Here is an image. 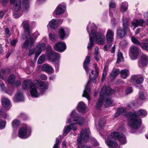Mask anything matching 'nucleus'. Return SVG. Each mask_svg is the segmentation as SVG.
I'll return each mask as SVG.
<instances>
[{"instance_id": "9b49d317", "label": "nucleus", "mask_w": 148, "mask_h": 148, "mask_svg": "<svg viewBox=\"0 0 148 148\" xmlns=\"http://www.w3.org/2000/svg\"><path fill=\"white\" fill-rule=\"evenodd\" d=\"M130 52L129 55L130 58L133 60H135L138 55L139 52L138 48L134 45H133L130 47Z\"/></svg>"}, {"instance_id": "bb28decb", "label": "nucleus", "mask_w": 148, "mask_h": 148, "mask_svg": "<svg viewBox=\"0 0 148 148\" xmlns=\"http://www.w3.org/2000/svg\"><path fill=\"white\" fill-rule=\"evenodd\" d=\"M22 3L24 11L25 12H27L29 10L30 8L29 0H23Z\"/></svg>"}, {"instance_id": "6e6552de", "label": "nucleus", "mask_w": 148, "mask_h": 148, "mask_svg": "<svg viewBox=\"0 0 148 148\" xmlns=\"http://www.w3.org/2000/svg\"><path fill=\"white\" fill-rule=\"evenodd\" d=\"M31 134L30 129H29L27 127H22L19 129L18 136L21 138H26L29 137Z\"/></svg>"}, {"instance_id": "1a4fd4ad", "label": "nucleus", "mask_w": 148, "mask_h": 148, "mask_svg": "<svg viewBox=\"0 0 148 148\" xmlns=\"http://www.w3.org/2000/svg\"><path fill=\"white\" fill-rule=\"evenodd\" d=\"M89 133L90 131L88 129H85L84 131L82 130L80 136L77 140L78 143H81L82 140L84 143H86L88 138Z\"/></svg>"}, {"instance_id": "680f3d73", "label": "nucleus", "mask_w": 148, "mask_h": 148, "mask_svg": "<svg viewBox=\"0 0 148 148\" xmlns=\"http://www.w3.org/2000/svg\"><path fill=\"white\" fill-rule=\"evenodd\" d=\"M0 86L1 89L4 90H5V87L4 84L1 81H0Z\"/></svg>"}, {"instance_id": "5701e85b", "label": "nucleus", "mask_w": 148, "mask_h": 148, "mask_svg": "<svg viewBox=\"0 0 148 148\" xmlns=\"http://www.w3.org/2000/svg\"><path fill=\"white\" fill-rule=\"evenodd\" d=\"M65 9L64 5L61 4L58 5L55 10L56 14L57 15L62 14L64 12Z\"/></svg>"}, {"instance_id": "e433bc0d", "label": "nucleus", "mask_w": 148, "mask_h": 148, "mask_svg": "<svg viewBox=\"0 0 148 148\" xmlns=\"http://www.w3.org/2000/svg\"><path fill=\"white\" fill-rule=\"evenodd\" d=\"M117 63H119L123 61V57L122 53L120 52V51H119L117 54Z\"/></svg>"}, {"instance_id": "8fccbe9b", "label": "nucleus", "mask_w": 148, "mask_h": 148, "mask_svg": "<svg viewBox=\"0 0 148 148\" xmlns=\"http://www.w3.org/2000/svg\"><path fill=\"white\" fill-rule=\"evenodd\" d=\"M105 124V121L103 119H100L99 121L98 125L100 127H102Z\"/></svg>"}, {"instance_id": "774afa93", "label": "nucleus", "mask_w": 148, "mask_h": 148, "mask_svg": "<svg viewBox=\"0 0 148 148\" xmlns=\"http://www.w3.org/2000/svg\"><path fill=\"white\" fill-rule=\"evenodd\" d=\"M21 84V82L20 80H18L17 81H16L15 83V86L16 87H17L19 85H20Z\"/></svg>"}, {"instance_id": "423d86ee", "label": "nucleus", "mask_w": 148, "mask_h": 148, "mask_svg": "<svg viewBox=\"0 0 148 148\" xmlns=\"http://www.w3.org/2000/svg\"><path fill=\"white\" fill-rule=\"evenodd\" d=\"M46 55L49 59L53 62L56 61L60 58L59 54L52 50L51 47L49 45H48L46 47Z\"/></svg>"}, {"instance_id": "a19ab883", "label": "nucleus", "mask_w": 148, "mask_h": 148, "mask_svg": "<svg viewBox=\"0 0 148 148\" xmlns=\"http://www.w3.org/2000/svg\"><path fill=\"white\" fill-rule=\"evenodd\" d=\"M143 80L144 78L143 77H137L136 80V82L137 84H140L143 82Z\"/></svg>"}, {"instance_id": "052dcab7", "label": "nucleus", "mask_w": 148, "mask_h": 148, "mask_svg": "<svg viewBox=\"0 0 148 148\" xmlns=\"http://www.w3.org/2000/svg\"><path fill=\"white\" fill-rule=\"evenodd\" d=\"M125 92L127 94H130L132 92V89L131 87L127 88L125 90Z\"/></svg>"}, {"instance_id": "f03ea898", "label": "nucleus", "mask_w": 148, "mask_h": 148, "mask_svg": "<svg viewBox=\"0 0 148 148\" xmlns=\"http://www.w3.org/2000/svg\"><path fill=\"white\" fill-rule=\"evenodd\" d=\"M29 86L31 95L34 97H37L38 96L36 87H38L40 90V93L43 94L47 89V86L44 82L35 81L34 84L30 80H27L24 81L23 83V86L24 89L27 88Z\"/></svg>"}, {"instance_id": "f257e3e1", "label": "nucleus", "mask_w": 148, "mask_h": 148, "mask_svg": "<svg viewBox=\"0 0 148 148\" xmlns=\"http://www.w3.org/2000/svg\"><path fill=\"white\" fill-rule=\"evenodd\" d=\"M113 93V91L110 88L104 86L101 89L99 98L97 102L96 107L99 109L103 104L106 107L110 106L113 103L110 96Z\"/></svg>"}, {"instance_id": "79ce46f5", "label": "nucleus", "mask_w": 148, "mask_h": 148, "mask_svg": "<svg viewBox=\"0 0 148 148\" xmlns=\"http://www.w3.org/2000/svg\"><path fill=\"white\" fill-rule=\"evenodd\" d=\"M112 43H107L106 45H105L103 49L104 51H108L112 46Z\"/></svg>"}, {"instance_id": "e2e57ef3", "label": "nucleus", "mask_w": 148, "mask_h": 148, "mask_svg": "<svg viewBox=\"0 0 148 148\" xmlns=\"http://www.w3.org/2000/svg\"><path fill=\"white\" fill-rule=\"evenodd\" d=\"M40 77L43 80H47V76L46 75L43 74L41 75L40 76Z\"/></svg>"}, {"instance_id": "c03bdc74", "label": "nucleus", "mask_w": 148, "mask_h": 148, "mask_svg": "<svg viewBox=\"0 0 148 148\" xmlns=\"http://www.w3.org/2000/svg\"><path fill=\"white\" fill-rule=\"evenodd\" d=\"M45 61V58L44 55L41 56L40 57L38 60V63L39 64H41L43 62Z\"/></svg>"}, {"instance_id": "ea45409f", "label": "nucleus", "mask_w": 148, "mask_h": 148, "mask_svg": "<svg viewBox=\"0 0 148 148\" xmlns=\"http://www.w3.org/2000/svg\"><path fill=\"white\" fill-rule=\"evenodd\" d=\"M59 34L60 38L62 39H63L65 36V34L64 30L63 28H61L59 29Z\"/></svg>"}, {"instance_id": "2f4dec72", "label": "nucleus", "mask_w": 148, "mask_h": 148, "mask_svg": "<svg viewBox=\"0 0 148 148\" xmlns=\"http://www.w3.org/2000/svg\"><path fill=\"white\" fill-rule=\"evenodd\" d=\"M128 3L126 2H123L122 3L120 6V10L122 12H125L127 9Z\"/></svg>"}, {"instance_id": "13d9d810", "label": "nucleus", "mask_w": 148, "mask_h": 148, "mask_svg": "<svg viewBox=\"0 0 148 148\" xmlns=\"http://www.w3.org/2000/svg\"><path fill=\"white\" fill-rule=\"evenodd\" d=\"M17 40L16 39H14L10 41V44L12 46H15L17 42Z\"/></svg>"}, {"instance_id": "393cba45", "label": "nucleus", "mask_w": 148, "mask_h": 148, "mask_svg": "<svg viewBox=\"0 0 148 148\" xmlns=\"http://www.w3.org/2000/svg\"><path fill=\"white\" fill-rule=\"evenodd\" d=\"M42 70L49 73H53L54 72L53 69L51 66L48 64H44L42 67Z\"/></svg>"}, {"instance_id": "c756f323", "label": "nucleus", "mask_w": 148, "mask_h": 148, "mask_svg": "<svg viewBox=\"0 0 148 148\" xmlns=\"http://www.w3.org/2000/svg\"><path fill=\"white\" fill-rule=\"evenodd\" d=\"M16 101L20 102L24 100V98L22 92H18L15 95Z\"/></svg>"}, {"instance_id": "4c0bfd02", "label": "nucleus", "mask_w": 148, "mask_h": 148, "mask_svg": "<svg viewBox=\"0 0 148 148\" xmlns=\"http://www.w3.org/2000/svg\"><path fill=\"white\" fill-rule=\"evenodd\" d=\"M15 77L13 75H11L9 77L8 82L9 84L11 85H14V82Z\"/></svg>"}, {"instance_id": "0e129e2a", "label": "nucleus", "mask_w": 148, "mask_h": 148, "mask_svg": "<svg viewBox=\"0 0 148 148\" xmlns=\"http://www.w3.org/2000/svg\"><path fill=\"white\" fill-rule=\"evenodd\" d=\"M8 1V0H0V3H2L3 5L7 4Z\"/></svg>"}, {"instance_id": "2eb2a0df", "label": "nucleus", "mask_w": 148, "mask_h": 148, "mask_svg": "<svg viewBox=\"0 0 148 148\" xmlns=\"http://www.w3.org/2000/svg\"><path fill=\"white\" fill-rule=\"evenodd\" d=\"M54 49L56 51L62 52L65 51L66 49V45L65 43L58 42L55 44L54 46Z\"/></svg>"}, {"instance_id": "f8f14e48", "label": "nucleus", "mask_w": 148, "mask_h": 148, "mask_svg": "<svg viewBox=\"0 0 148 148\" xmlns=\"http://www.w3.org/2000/svg\"><path fill=\"white\" fill-rule=\"evenodd\" d=\"M87 30L89 34V42L88 44L87 48L88 49H91L93 45V42L94 40V38L96 37V32L94 30H92L91 32V36L90 35L89 31V28L88 27H87Z\"/></svg>"}, {"instance_id": "4be33fe9", "label": "nucleus", "mask_w": 148, "mask_h": 148, "mask_svg": "<svg viewBox=\"0 0 148 148\" xmlns=\"http://www.w3.org/2000/svg\"><path fill=\"white\" fill-rule=\"evenodd\" d=\"M90 81L89 80L86 85L85 86V90L84 91L83 94L82 95V96L83 97H86L88 100H90V89H88L87 88V86L90 83Z\"/></svg>"}, {"instance_id": "7c9ffc66", "label": "nucleus", "mask_w": 148, "mask_h": 148, "mask_svg": "<svg viewBox=\"0 0 148 148\" xmlns=\"http://www.w3.org/2000/svg\"><path fill=\"white\" fill-rule=\"evenodd\" d=\"M120 73L121 77L124 79H126L130 74L129 71L126 69L121 70Z\"/></svg>"}, {"instance_id": "338daca9", "label": "nucleus", "mask_w": 148, "mask_h": 148, "mask_svg": "<svg viewBox=\"0 0 148 148\" xmlns=\"http://www.w3.org/2000/svg\"><path fill=\"white\" fill-rule=\"evenodd\" d=\"M115 45H114L112 48L111 50L110 51L112 53H114L115 52Z\"/></svg>"}, {"instance_id": "bf43d9fd", "label": "nucleus", "mask_w": 148, "mask_h": 148, "mask_svg": "<svg viewBox=\"0 0 148 148\" xmlns=\"http://www.w3.org/2000/svg\"><path fill=\"white\" fill-rule=\"evenodd\" d=\"M58 59L57 60H56V61H54V62H56L57 61V63H56V72H58L59 70V62L58 61V59Z\"/></svg>"}, {"instance_id": "f704fd0d", "label": "nucleus", "mask_w": 148, "mask_h": 148, "mask_svg": "<svg viewBox=\"0 0 148 148\" xmlns=\"http://www.w3.org/2000/svg\"><path fill=\"white\" fill-rule=\"evenodd\" d=\"M120 71L118 69H116L110 73V75L113 78H115V77L119 73Z\"/></svg>"}, {"instance_id": "a878e982", "label": "nucleus", "mask_w": 148, "mask_h": 148, "mask_svg": "<svg viewBox=\"0 0 148 148\" xmlns=\"http://www.w3.org/2000/svg\"><path fill=\"white\" fill-rule=\"evenodd\" d=\"M58 24V22L57 20L53 19L49 22L47 27H49L51 29H55L57 27Z\"/></svg>"}, {"instance_id": "f3484780", "label": "nucleus", "mask_w": 148, "mask_h": 148, "mask_svg": "<svg viewBox=\"0 0 148 148\" xmlns=\"http://www.w3.org/2000/svg\"><path fill=\"white\" fill-rule=\"evenodd\" d=\"M96 37L94 40L97 38V41L98 44L100 45H103L105 42V36L104 33L97 34L96 33Z\"/></svg>"}, {"instance_id": "3c124183", "label": "nucleus", "mask_w": 148, "mask_h": 148, "mask_svg": "<svg viewBox=\"0 0 148 148\" xmlns=\"http://www.w3.org/2000/svg\"><path fill=\"white\" fill-rule=\"evenodd\" d=\"M60 143L59 139L58 138H56L55 144L54 145L53 148H58V146Z\"/></svg>"}, {"instance_id": "b1692460", "label": "nucleus", "mask_w": 148, "mask_h": 148, "mask_svg": "<svg viewBox=\"0 0 148 148\" xmlns=\"http://www.w3.org/2000/svg\"><path fill=\"white\" fill-rule=\"evenodd\" d=\"M144 21L142 19L138 20L137 19H134L132 22V24L133 26L135 28L138 27V26H143V23Z\"/></svg>"}, {"instance_id": "603ef678", "label": "nucleus", "mask_w": 148, "mask_h": 148, "mask_svg": "<svg viewBox=\"0 0 148 148\" xmlns=\"http://www.w3.org/2000/svg\"><path fill=\"white\" fill-rule=\"evenodd\" d=\"M116 6V4L113 1H111L109 4V7L110 8H114Z\"/></svg>"}, {"instance_id": "7ed1b4c3", "label": "nucleus", "mask_w": 148, "mask_h": 148, "mask_svg": "<svg viewBox=\"0 0 148 148\" xmlns=\"http://www.w3.org/2000/svg\"><path fill=\"white\" fill-rule=\"evenodd\" d=\"M147 112L145 110L140 109L133 114L131 112H127L125 116L129 119L128 124L129 126L134 129H137L141 126V120L138 118V116H145L147 115Z\"/></svg>"}, {"instance_id": "72a5a7b5", "label": "nucleus", "mask_w": 148, "mask_h": 148, "mask_svg": "<svg viewBox=\"0 0 148 148\" xmlns=\"http://www.w3.org/2000/svg\"><path fill=\"white\" fill-rule=\"evenodd\" d=\"M95 74L94 75V76L92 77V81L94 83H95L96 81V78L98 76L99 74V72L98 70V68L97 65H95Z\"/></svg>"}, {"instance_id": "a18cd8bd", "label": "nucleus", "mask_w": 148, "mask_h": 148, "mask_svg": "<svg viewBox=\"0 0 148 148\" xmlns=\"http://www.w3.org/2000/svg\"><path fill=\"white\" fill-rule=\"evenodd\" d=\"M131 40L134 44L137 45H140V42L135 38L133 37H132Z\"/></svg>"}, {"instance_id": "ddd939ff", "label": "nucleus", "mask_w": 148, "mask_h": 148, "mask_svg": "<svg viewBox=\"0 0 148 148\" xmlns=\"http://www.w3.org/2000/svg\"><path fill=\"white\" fill-rule=\"evenodd\" d=\"M35 40L32 37H31L25 40L23 47L26 49L31 48L34 45Z\"/></svg>"}, {"instance_id": "5fc2aeb1", "label": "nucleus", "mask_w": 148, "mask_h": 148, "mask_svg": "<svg viewBox=\"0 0 148 148\" xmlns=\"http://www.w3.org/2000/svg\"><path fill=\"white\" fill-rule=\"evenodd\" d=\"M22 14L23 13H15L13 14V15L14 18H17L21 16Z\"/></svg>"}, {"instance_id": "09e8293b", "label": "nucleus", "mask_w": 148, "mask_h": 148, "mask_svg": "<svg viewBox=\"0 0 148 148\" xmlns=\"http://www.w3.org/2000/svg\"><path fill=\"white\" fill-rule=\"evenodd\" d=\"M141 47L146 50H148V43H143L141 44Z\"/></svg>"}, {"instance_id": "412c9836", "label": "nucleus", "mask_w": 148, "mask_h": 148, "mask_svg": "<svg viewBox=\"0 0 148 148\" xmlns=\"http://www.w3.org/2000/svg\"><path fill=\"white\" fill-rule=\"evenodd\" d=\"M148 63V57L146 55L143 54L141 57V59L138 62V66L142 67Z\"/></svg>"}, {"instance_id": "de8ad7c7", "label": "nucleus", "mask_w": 148, "mask_h": 148, "mask_svg": "<svg viewBox=\"0 0 148 148\" xmlns=\"http://www.w3.org/2000/svg\"><path fill=\"white\" fill-rule=\"evenodd\" d=\"M5 122L0 119V128H4L5 126Z\"/></svg>"}, {"instance_id": "6ab92c4d", "label": "nucleus", "mask_w": 148, "mask_h": 148, "mask_svg": "<svg viewBox=\"0 0 148 148\" xmlns=\"http://www.w3.org/2000/svg\"><path fill=\"white\" fill-rule=\"evenodd\" d=\"M73 129L74 131H76L77 128L75 126V124L74 123H72L66 127H65L63 130V134L65 135H66Z\"/></svg>"}, {"instance_id": "39448f33", "label": "nucleus", "mask_w": 148, "mask_h": 148, "mask_svg": "<svg viewBox=\"0 0 148 148\" xmlns=\"http://www.w3.org/2000/svg\"><path fill=\"white\" fill-rule=\"evenodd\" d=\"M123 29L119 27L117 29V36L119 38H122L126 35L127 31H130L128 27V21L127 18L123 17Z\"/></svg>"}, {"instance_id": "20e7f679", "label": "nucleus", "mask_w": 148, "mask_h": 148, "mask_svg": "<svg viewBox=\"0 0 148 148\" xmlns=\"http://www.w3.org/2000/svg\"><path fill=\"white\" fill-rule=\"evenodd\" d=\"M118 139L120 143L124 144L126 143L125 136L122 133L119 134L117 132H114L108 137L105 140V143L110 148H119L118 144L114 140Z\"/></svg>"}, {"instance_id": "69168bd1", "label": "nucleus", "mask_w": 148, "mask_h": 148, "mask_svg": "<svg viewBox=\"0 0 148 148\" xmlns=\"http://www.w3.org/2000/svg\"><path fill=\"white\" fill-rule=\"evenodd\" d=\"M106 75V72H103L102 74V77L101 79V81L103 82L104 79L105 78Z\"/></svg>"}, {"instance_id": "aec40b11", "label": "nucleus", "mask_w": 148, "mask_h": 148, "mask_svg": "<svg viewBox=\"0 0 148 148\" xmlns=\"http://www.w3.org/2000/svg\"><path fill=\"white\" fill-rule=\"evenodd\" d=\"M11 3L14 4V8L16 11H18L21 9V0H10Z\"/></svg>"}, {"instance_id": "58836bf2", "label": "nucleus", "mask_w": 148, "mask_h": 148, "mask_svg": "<svg viewBox=\"0 0 148 148\" xmlns=\"http://www.w3.org/2000/svg\"><path fill=\"white\" fill-rule=\"evenodd\" d=\"M20 123V121L18 120L15 119L12 123V125L13 128H16L18 127Z\"/></svg>"}, {"instance_id": "cd10ccee", "label": "nucleus", "mask_w": 148, "mask_h": 148, "mask_svg": "<svg viewBox=\"0 0 148 148\" xmlns=\"http://www.w3.org/2000/svg\"><path fill=\"white\" fill-rule=\"evenodd\" d=\"M86 108V105L82 102H80L77 106V108L78 111L82 113L84 112Z\"/></svg>"}, {"instance_id": "49530a36", "label": "nucleus", "mask_w": 148, "mask_h": 148, "mask_svg": "<svg viewBox=\"0 0 148 148\" xmlns=\"http://www.w3.org/2000/svg\"><path fill=\"white\" fill-rule=\"evenodd\" d=\"M49 38L52 41H54L56 40V36L52 34L49 33Z\"/></svg>"}, {"instance_id": "37998d69", "label": "nucleus", "mask_w": 148, "mask_h": 148, "mask_svg": "<svg viewBox=\"0 0 148 148\" xmlns=\"http://www.w3.org/2000/svg\"><path fill=\"white\" fill-rule=\"evenodd\" d=\"M117 110L118 111V112H119L121 114L125 112L127 110L125 107H121L119 108Z\"/></svg>"}, {"instance_id": "c85d7f7f", "label": "nucleus", "mask_w": 148, "mask_h": 148, "mask_svg": "<svg viewBox=\"0 0 148 148\" xmlns=\"http://www.w3.org/2000/svg\"><path fill=\"white\" fill-rule=\"evenodd\" d=\"M90 61V58L89 56H87L84 62L83 66L87 74L88 72V66L89 64Z\"/></svg>"}, {"instance_id": "6e6d98bb", "label": "nucleus", "mask_w": 148, "mask_h": 148, "mask_svg": "<svg viewBox=\"0 0 148 148\" xmlns=\"http://www.w3.org/2000/svg\"><path fill=\"white\" fill-rule=\"evenodd\" d=\"M137 77L136 75L133 76L130 80V82H133L134 81L136 82Z\"/></svg>"}, {"instance_id": "864d4df0", "label": "nucleus", "mask_w": 148, "mask_h": 148, "mask_svg": "<svg viewBox=\"0 0 148 148\" xmlns=\"http://www.w3.org/2000/svg\"><path fill=\"white\" fill-rule=\"evenodd\" d=\"M139 97L140 99L142 100L145 99V97L144 93L143 92H140L139 93Z\"/></svg>"}, {"instance_id": "a211bd4d", "label": "nucleus", "mask_w": 148, "mask_h": 148, "mask_svg": "<svg viewBox=\"0 0 148 148\" xmlns=\"http://www.w3.org/2000/svg\"><path fill=\"white\" fill-rule=\"evenodd\" d=\"M73 129L74 131H76L77 128L75 126V124L74 123H72L66 127H65L63 130V134L65 135H66Z\"/></svg>"}, {"instance_id": "dca6fc26", "label": "nucleus", "mask_w": 148, "mask_h": 148, "mask_svg": "<svg viewBox=\"0 0 148 148\" xmlns=\"http://www.w3.org/2000/svg\"><path fill=\"white\" fill-rule=\"evenodd\" d=\"M114 35V33L113 30L110 29L108 30L106 35L107 43H110L113 42Z\"/></svg>"}, {"instance_id": "c9c22d12", "label": "nucleus", "mask_w": 148, "mask_h": 148, "mask_svg": "<svg viewBox=\"0 0 148 148\" xmlns=\"http://www.w3.org/2000/svg\"><path fill=\"white\" fill-rule=\"evenodd\" d=\"M9 71V69H2L0 71V77L3 79H4V74Z\"/></svg>"}, {"instance_id": "9d476101", "label": "nucleus", "mask_w": 148, "mask_h": 148, "mask_svg": "<svg viewBox=\"0 0 148 148\" xmlns=\"http://www.w3.org/2000/svg\"><path fill=\"white\" fill-rule=\"evenodd\" d=\"M29 22L28 20L23 21L22 23L23 27L25 29L24 32L25 34L24 35H22L21 37L22 39H24V36L27 38L30 36L31 32L29 28Z\"/></svg>"}, {"instance_id": "4d7b16f0", "label": "nucleus", "mask_w": 148, "mask_h": 148, "mask_svg": "<svg viewBox=\"0 0 148 148\" xmlns=\"http://www.w3.org/2000/svg\"><path fill=\"white\" fill-rule=\"evenodd\" d=\"M95 58L97 61H99V59L100 58V56L99 55V53H95Z\"/></svg>"}, {"instance_id": "4468645a", "label": "nucleus", "mask_w": 148, "mask_h": 148, "mask_svg": "<svg viewBox=\"0 0 148 148\" xmlns=\"http://www.w3.org/2000/svg\"><path fill=\"white\" fill-rule=\"evenodd\" d=\"M36 51L35 56V59H36L41 53L42 51L44 50L46 48V45L44 43H39L36 45Z\"/></svg>"}, {"instance_id": "0eeeda50", "label": "nucleus", "mask_w": 148, "mask_h": 148, "mask_svg": "<svg viewBox=\"0 0 148 148\" xmlns=\"http://www.w3.org/2000/svg\"><path fill=\"white\" fill-rule=\"evenodd\" d=\"M70 119H68L67 123H70L72 121H76L77 124L81 125L84 121V119L82 117H79L78 114L75 111H73L71 114Z\"/></svg>"}, {"instance_id": "473e14b6", "label": "nucleus", "mask_w": 148, "mask_h": 148, "mask_svg": "<svg viewBox=\"0 0 148 148\" xmlns=\"http://www.w3.org/2000/svg\"><path fill=\"white\" fill-rule=\"evenodd\" d=\"M2 105L4 108L8 107L10 104V102L7 98L4 97L2 99Z\"/></svg>"}]
</instances>
